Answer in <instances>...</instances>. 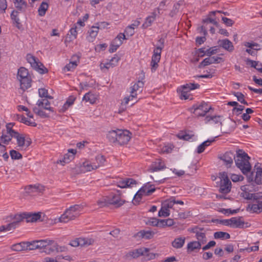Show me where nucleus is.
<instances>
[{"mask_svg":"<svg viewBox=\"0 0 262 262\" xmlns=\"http://www.w3.org/2000/svg\"><path fill=\"white\" fill-rule=\"evenodd\" d=\"M217 13H221V11L218 10L211 11L208 14L207 17L203 19L202 25L200 28H198V30L201 29L200 33H207L208 31L214 33L215 28L219 29V33H228L226 30L220 29L219 24L214 18Z\"/></svg>","mask_w":262,"mask_h":262,"instance_id":"obj_1","label":"nucleus"},{"mask_svg":"<svg viewBox=\"0 0 262 262\" xmlns=\"http://www.w3.org/2000/svg\"><path fill=\"white\" fill-rule=\"evenodd\" d=\"M250 159V157L243 150L238 149L236 151V156H235L234 159L235 165L246 176L251 170V166L249 161Z\"/></svg>","mask_w":262,"mask_h":262,"instance_id":"obj_2","label":"nucleus"},{"mask_svg":"<svg viewBox=\"0 0 262 262\" xmlns=\"http://www.w3.org/2000/svg\"><path fill=\"white\" fill-rule=\"evenodd\" d=\"M247 181L249 184V186L262 184V163L257 162L249 174H247Z\"/></svg>","mask_w":262,"mask_h":262,"instance_id":"obj_3","label":"nucleus"},{"mask_svg":"<svg viewBox=\"0 0 262 262\" xmlns=\"http://www.w3.org/2000/svg\"><path fill=\"white\" fill-rule=\"evenodd\" d=\"M26 60L30 64L31 67L39 73L43 74L48 72V70L43 66V63L31 54H27Z\"/></svg>","mask_w":262,"mask_h":262,"instance_id":"obj_4","label":"nucleus"},{"mask_svg":"<svg viewBox=\"0 0 262 262\" xmlns=\"http://www.w3.org/2000/svg\"><path fill=\"white\" fill-rule=\"evenodd\" d=\"M213 110L211 106H208L207 103L203 101L199 105L194 104L189 108V111L198 117H204L210 110Z\"/></svg>","mask_w":262,"mask_h":262,"instance_id":"obj_5","label":"nucleus"},{"mask_svg":"<svg viewBox=\"0 0 262 262\" xmlns=\"http://www.w3.org/2000/svg\"><path fill=\"white\" fill-rule=\"evenodd\" d=\"M16 214L17 216V219H16L19 220L20 222L25 219L27 223H33L36 222L41 217V212L32 213L24 212L20 213H17Z\"/></svg>","mask_w":262,"mask_h":262,"instance_id":"obj_6","label":"nucleus"},{"mask_svg":"<svg viewBox=\"0 0 262 262\" xmlns=\"http://www.w3.org/2000/svg\"><path fill=\"white\" fill-rule=\"evenodd\" d=\"M17 216L16 214H11L6 217L7 222H10L6 225L5 226V231H13L17 227H18L20 224V221L17 220Z\"/></svg>","mask_w":262,"mask_h":262,"instance_id":"obj_7","label":"nucleus"},{"mask_svg":"<svg viewBox=\"0 0 262 262\" xmlns=\"http://www.w3.org/2000/svg\"><path fill=\"white\" fill-rule=\"evenodd\" d=\"M131 134L128 130L119 129L117 142L120 145L127 144L131 138Z\"/></svg>","mask_w":262,"mask_h":262,"instance_id":"obj_8","label":"nucleus"},{"mask_svg":"<svg viewBox=\"0 0 262 262\" xmlns=\"http://www.w3.org/2000/svg\"><path fill=\"white\" fill-rule=\"evenodd\" d=\"M80 215V213L74 212L70 209H67L63 214L59 217L60 222L67 223L70 220H75Z\"/></svg>","mask_w":262,"mask_h":262,"instance_id":"obj_9","label":"nucleus"},{"mask_svg":"<svg viewBox=\"0 0 262 262\" xmlns=\"http://www.w3.org/2000/svg\"><path fill=\"white\" fill-rule=\"evenodd\" d=\"M222 61H223V58L222 57L209 56L205 58L202 62H201L198 66V68L201 69L212 63H220Z\"/></svg>","mask_w":262,"mask_h":262,"instance_id":"obj_10","label":"nucleus"},{"mask_svg":"<svg viewBox=\"0 0 262 262\" xmlns=\"http://www.w3.org/2000/svg\"><path fill=\"white\" fill-rule=\"evenodd\" d=\"M108 203L111 205H115L116 207H119L123 205L125 201L121 199L120 195L119 194H114L112 193L108 197Z\"/></svg>","mask_w":262,"mask_h":262,"instance_id":"obj_11","label":"nucleus"},{"mask_svg":"<svg viewBox=\"0 0 262 262\" xmlns=\"http://www.w3.org/2000/svg\"><path fill=\"white\" fill-rule=\"evenodd\" d=\"M42 250L40 251L41 252H45L46 254H50L54 251L59 252L58 246L57 243L54 241L49 240V243H47Z\"/></svg>","mask_w":262,"mask_h":262,"instance_id":"obj_12","label":"nucleus"},{"mask_svg":"<svg viewBox=\"0 0 262 262\" xmlns=\"http://www.w3.org/2000/svg\"><path fill=\"white\" fill-rule=\"evenodd\" d=\"M229 226L233 228H244L245 222L242 216L233 217L229 219Z\"/></svg>","mask_w":262,"mask_h":262,"instance_id":"obj_13","label":"nucleus"},{"mask_svg":"<svg viewBox=\"0 0 262 262\" xmlns=\"http://www.w3.org/2000/svg\"><path fill=\"white\" fill-rule=\"evenodd\" d=\"M154 234L155 232L152 231L142 230L135 234L134 237L135 238L150 239L154 237Z\"/></svg>","mask_w":262,"mask_h":262,"instance_id":"obj_14","label":"nucleus"},{"mask_svg":"<svg viewBox=\"0 0 262 262\" xmlns=\"http://www.w3.org/2000/svg\"><path fill=\"white\" fill-rule=\"evenodd\" d=\"M219 46L224 49L231 52L234 50V46L232 42L228 39L219 40L218 41Z\"/></svg>","mask_w":262,"mask_h":262,"instance_id":"obj_15","label":"nucleus"},{"mask_svg":"<svg viewBox=\"0 0 262 262\" xmlns=\"http://www.w3.org/2000/svg\"><path fill=\"white\" fill-rule=\"evenodd\" d=\"M119 59L120 58L117 56V54H115L114 57H112L108 62H107L105 63H101L100 65V69L101 70L104 68L108 69L110 68V67H114L116 65Z\"/></svg>","mask_w":262,"mask_h":262,"instance_id":"obj_16","label":"nucleus"},{"mask_svg":"<svg viewBox=\"0 0 262 262\" xmlns=\"http://www.w3.org/2000/svg\"><path fill=\"white\" fill-rule=\"evenodd\" d=\"M149 249L146 248H141L129 252V255L134 258H137L140 256L144 255L148 252Z\"/></svg>","mask_w":262,"mask_h":262,"instance_id":"obj_17","label":"nucleus"},{"mask_svg":"<svg viewBox=\"0 0 262 262\" xmlns=\"http://www.w3.org/2000/svg\"><path fill=\"white\" fill-rule=\"evenodd\" d=\"M20 83V88L25 91L31 86L32 79L31 76L25 78L19 79Z\"/></svg>","mask_w":262,"mask_h":262,"instance_id":"obj_18","label":"nucleus"},{"mask_svg":"<svg viewBox=\"0 0 262 262\" xmlns=\"http://www.w3.org/2000/svg\"><path fill=\"white\" fill-rule=\"evenodd\" d=\"M127 37H126L125 34H119L116 37H115L112 41L113 43L119 47L123 43L122 39H127L129 36H132L134 34H126Z\"/></svg>","mask_w":262,"mask_h":262,"instance_id":"obj_19","label":"nucleus"},{"mask_svg":"<svg viewBox=\"0 0 262 262\" xmlns=\"http://www.w3.org/2000/svg\"><path fill=\"white\" fill-rule=\"evenodd\" d=\"M25 189L26 190V192L28 193H30L32 192H38L42 191L43 190V187L40 185H31L26 186Z\"/></svg>","mask_w":262,"mask_h":262,"instance_id":"obj_20","label":"nucleus"},{"mask_svg":"<svg viewBox=\"0 0 262 262\" xmlns=\"http://www.w3.org/2000/svg\"><path fill=\"white\" fill-rule=\"evenodd\" d=\"M261 207L260 201H258L257 204H249L246 207V210L252 213H260L261 212Z\"/></svg>","mask_w":262,"mask_h":262,"instance_id":"obj_21","label":"nucleus"},{"mask_svg":"<svg viewBox=\"0 0 262 262\" xmlns=\"http://www.w3.org/2000/svg\"><path fill=\"white\" fill-rule=\"evenodd\" d=\"M145 186H142L136 193L133 200V203L135 205H138L140 202L142 196L144 195Z\"/></svg>","mask_w":262,"mask_h":262,"instance_id":"obj_22","label":"nucleus"},{"mask_svg":"<svg viewBox=\"0 0 262 262\" xmlns=\"http://www.w3.org/2000/svg\"><path fill=\"white\" fill-rule=\"evenodd\" d=\"M165 168L166 166L164 162L161 160L158 159L157 161L155 162V165H151L150 170L152 172L157 171L163 169Z\"/></svg>","mask_w":262,"mask_h":262,"instance_id":"obj_23","label":"nucleus"},{"mask_svg":"<svg viewBox=\"0 0 262 262\" xmlns=\"http://www.w3.org/2000/svg\"><path fill=\"white\" fill-rule=\"evenodd\" d=\"M233 159H235V155L231 151L226 152L221 158V159L226 162V164H231L233 163Z\"/></svg>","mask_w":262,"mask_h":262,"instance_id":"obj_24","label":"nucleus"},{"mask_svg":"<svg viewBox=\"0 0 262 262\" xmlns=\"http://www.w3.org/2000/svg\"><path fill=\"white\" fill-rule=\"evenodd\" d=\"M157 15L156 11H154L150 15L147 17L144 23L142 25V28H146L150 26L152 23L155 20Z\"/></svg>","mask_w":262,"mask_h":262,"instance_id":"obj_25","label":"nucleus"},{"mask_svg":"<svg viewBox=\"0 0 262 262\" xmlns=\"http://www.w3.org/2000/svg\"><path fill=\"white\" fill-rule=\"evenodd\" d=\"M76 97L74 96H70L67 100L66 102L62 106V108L59 110V112H64L68 108L71 106L74 102Z\"/></svg>","mask_w":262,"mask_h":262,"instance_id":"obj_26","label":"nucleus"},{"mask_svg":"<svg viewBox=\"0 0 262 262\" xmlns=\"http://www.w3.org/2000/svg\"><path fill=\"white\" fill-rule=\"evenodd\" d=\"M202 244L198 241H193L189 242L187 244V250L188 251H193L195 250L201 248Z\"/></svg>","mask_w":262,"mask_h":262,"instance_id":"obj_27","label":"nucleus"},{"mask_svg":"<svg viewBox=\"0 0 262 262\" xmlns=\"http://www.w3.org/2000/svg\"><path fill=\"white\" fill-rule=\"evenodd\" d=\"M185 241V237H178L174 239V240L172 242L171 245L173 248L179 249L183 246Z\"/></svg>","mask_w":262,"mask_h":262,"instance_id":"obj_28","label":"nucleus"},{"mask_svg":"<svg viewBox=\"0 0 262 262\" xmlns=\"http://www.w3.org/2000/svg\"><path fill=\"white\" fill-rule=\"evenodd\" d=\"M11 249L15 251L27 250V242H21L14 244L12 246Z\"/></svg>","mask_w":262,"mask_h":262,"instance_id":"obj_29","label":"nucleus"},{"mask_svg":"<svg viewBox=\"0 0 262 262\" xmlns=\"http://www.w3.org/2000/svg\"><path fill=\"white\" fill-rule=\"evenodd\" d=\"M82 100L86 102H89L91 104H94L96 102L97 97L95 94L91 92H89L84 95Z\"/></svg>","mask_w":262,"mask_h":262,"instance_id":"obj_30","label":"nucleus"},{"mask_svg":"<svg viewBox=\"0 0 262 262\" xmlns=\"http://www.w3.org/2000/svg\"><path fill=\"white\" fill-rule=\"evenodd\" d=\"M214 141V139L212 140H207L204 142H203L202 143H201L200 145H199L197 148L196 152L198 154H201L203 152L205 148L209 146L212 142Z\"/></svg>","mask_w":262,"mask_h":262,"instance_id":"obj_31","label":"nucleus"},{"mask_svg":"<svg viewBox=\"0 0 262 262\" xmlns=\"http://www.w3.org/2000/svg\"><path fill=\"white\" fill-rule=\"evenodd\" d=\"M221 117V116H219V115L212 116H210L209 115L206 116L204 119L205 123L206 124H207L212 121L213 122H214L215 124L220 122V124L222 125V123L221 122V119H220Z\"/></svg>","mask_w":262,"mask_h":262,"instance_id":"obj_32","label":"nucleus"},{"mask_svg":"<svg viewBox=\"0 0 262 262\" xmlns=\"http://www.w3.org/2000/svg\"><path fill=\"white\" fill-rule=\"evenodd\" d=\"M161 47H157V48L154 51V54L151 58L152 61H155L157 62H159L161 57Z\"/></svg>","mask_w":262,"mask_h":262,"instance_id":"obj_33","label":"nucleus"},{"mask_svg":"<svg viewBox=\"0 0 262 262\" xmlns=\"http://www.w3.org/2000/svg\"><path fill=\"white\" fill-rule=\"evenodd\" d=\"M97 26H93V29L90 32L88 31V33H98L99 30H102V29L106 28L107 26L109 25V24L105 22H101L97 23Z\"/></svg>","mask_w":262,"mask_h":262,"instance_id":"obj_34","label":"nucleus"},{"mask_svg":"<svg viewBox=\"0 0 262 262\" xmlns=\"http://www.w3.org/2000/svg\"><path fill=\"white\" fill-rule=\"evenodd\" d=\"M118 135V130H111L108 133L106 137L110 142L112 143L117 142Z\"/></svg>","mask_w":262,"mask_h":262,"instance_id":"obj_35","label":"nucleus"},{"mask_svg":"<svg viewBox=\"0 0 262 262\" xmlns=\"http://www.w3.org/2000/svg\"><path fill=\"white\" fill-rule=\"evenodd\" d=\"M30 76L28 69L25 67H20L18 70L17 72V78L18 79L25 78L26 77Z\"/></svg>","mask_w":262,"mask_h":262,"instance_id":"obj_36","label":"nucleus"},{"mask_svg":"<svg viewBox=\"0 0 262 262\" xmlns=\"http://www.w3.org/2000/svg\"><path fill=\"white\" fill-rule=\"evenodd\" d=\"M200 87V85L198 83H189L181 86V89H183L190 92L191 90L199 89Z\"/></svg>","mask_w":262,"mask_h":262,"instance_id":"obj_37","label":"nucleus"},{"mask_svg":"<svg viewBox=\"0 0 262 262\" xmlns=\"http://www.w3.org/2000/svg\"><path fill=\"white\" fill-rule=\"evenodd\" d=\"M144 86V83L142 81H138L137 83H135L133 86L131 87V91L130 93L133 94H136L137 91H140V92H142V88Z\"/></svg>","mask_w":262,"mask_h":262,"instance_id":"obj_38","label":"nucleus"},{"mask_svg":"<svg viewBox=\"0 0 262 262\" xmlns=\"http://www.w3.org/2000/svg\"><path fill=\"white\" fill-rule=\"evenodd\" d=\"M74 158L73 155L67 153L64 155L61 159L58 161L57 163H60L62 165H64L66 163H69Z\"/></svg>","mask_w":262,"mask_h":262,"instance_id":"obj_39","label":"nucleus"},{"mask_svg":"<svg viewBox=\"0 0 262 262\" xmlns=\"http://www.w3.org/2000/svg\"><path fill=\"white\" fill-rule=\"evenodd\" d=\"M214 237L215 239H229L230 235L227 232L217 231L214 233Z\"/></svg>","mask_w":262,"mask_h":262,"instance_id":"obj_40","label":"nucleus"},{"mask_svg":"<svg viewBox=\"0 0 262 262\" xmlns=\"http://www.w3.org/2000/svg\"><path fill=\"white\" fill-rule=\"evenodd\" d=\"M14 138H16L17 140V143L18 146L23 147L25 145V137L23 135H20L18 132H17V134H15L13 135Z\"/></svg>","mask_w":262,"mask_h":262,"instance_id":"obj_41","label":"nucleus"},{"mask_svg":"<svg viewBox=\"0 0 262 262\" xmlns=\"http://www.w3.org/2000/svg\"><path fill=\"white\" fill-rule=\"evenodd\" d=\"M95 160L96 161L97 164L96 165L95 163L94 168H98L100 166L104 165L106 160L104 156L99 155L96 156Z\"/></svg>","mask_w":262,"mask_h":262,"instance_id":"obj_42","label":"nucleus"},{"mask_svg":"<svg viewBox=\"0 0 262 262\" xmlns=\"http://www.w3.org/2000/svg\"><path fill=\"white\" fill-rule=\"evenodd\" d=\"M202 231H200L198 233H196L195 237L198 239V241L200 242L202 244H204L207 242V237L206 233L202 232Z\"/></svg>","mask_w":262,"mask_h":262,"instance_id":"obj_43","label":"nucleus"},{"mask_svg":"<svg viewBox=\"0 0 262 262\" xmlns=\"http://www.w3.org/2000/svg\"><path fill=\"white\" fill-rule=\"evenodd\" d=\"M48 7L49 5L47 3L44 2H42L38 10L39 15L41 16H44Z\"/></svg>","mask_w":262,"mask_h":262,"instance_id":"obj_44","label":"nucleus"},{"mask_svg":"<svg viewBox=\"0 0 262 262\" xmlns=\"http://www.w3.org/2000/svg\"><path fill=\"white\" fill-rule=\"evenodd\" d=\"M232 94L236 97L237 101L242 104L248 105V102L245 100V96L241 92H232Z\"/></svg>","mask_w":262,"mask_h":262,"instance_id":"obj_45","label":"nucleus"},{"mask_svg":"<svg viewBox=\"0 0 262 262\" xmlns=\"http://www.w3.org/2000/svg\"><path fill=\"white\" fill-rule=\"evenodd\" d=\"M245 61L247 65L250 66L251 67L255 68L256 70L257 68L262 67V63L259 64V61H254L249 58H247Z\"/></svg>","mask_w":262,"mask_h":262,"instance_id":"obj_46","label":"nucleus"},{"mask_svg":"<svg viewBox=\"0 0 262 262\" xmlns=\"http://www.w3.org/2000/svg\"><path fill=\"white\" fill-rule=\"evenodd\" d=\"M33 111L35 114H36L37 115H38V116L42 118H47L50 117L49 115L48 114H47L45 112H44L42 110L38 108L36 106L33 107Z\"/></svg>","mask_w":262,"mask_h":262,"instance_id":"obj_47","label":"nucleus"},{"mask_svg":"<svg viewBox=\"0 0 262 262\" xmlns=\"http://www.w3.org/2000/svg\"><path fill=\"white\" fill-rule=\"evenodd\" d=\"M177 136L180 139L188 141L193 136V135H190L185 132L181 131L177 134Z\"/></svg>","mask_w":262,"mask_h":262,"instance_id":"obj_48","label":"nucleus"},{"mask_svg":"<svg viewBox=\"0 0 262 262\" xmlns=\"http://www.w3.org/2000/svg\"><path fill=\"white\" fill-rule=\"evenodd\" d=\"M143 186H145V192H144V195H150L156 190L155 188L152 187L153 185L149 184V183H147Z\"/></svg>","mask_w":262,"mask_h":262,"instance_id":"obj_49","label":"nucleus"},{"mask_svg":"<svg viewBox=\"0 0 262 262\" xmlns=\"http://www.w3.org/2000/svg\"><path fill=\"white\" fill-rule=\"evenodd\" d=\"M17 13H18V11H17L13 10L11 12V18L15 21V23H16V26L19 30H21V25H20V24L19 22V18H17Z\"/></svg>","mask_w":262,"mask_h":262,"instance_id":"obj_50","label":"nucleus"},{"mask_svg":"<svg viewBox=\"0 0 262 262\" xmlns=\"http://www.w3.org/2000/svg\"><path fill=\"white\" fill-rule=\"evenodd\" d=\"M249 185L242 186L241 188V190L245 192V194L246 195V192H247V190L249 191H257L258 190V187L255 186H249Z\"/></svg>","mask_w":262,"mask_h":262,"instance_id":"obj_51","label":"nucleus"},{"mask_svg":"<svg viewBox=\"0 0 262 262\" xmlns=\"http://www.w3.org/2000/svg\"><path fill=\"white\" fill-rule=\"evenodd\" d=\"M169 214V210L166 208L164 206L161 207L158 212V216L159 217H167Z\"/></svg>","mask_w":262,"mask_h":262,"instance_id":"obj_52","label":"nucleus"},{"mask_svg":"<svg viewBox=\"0 0 262 262\" xmlns=\"http://www.w3.org/2000/svg\"><path fill=\"white\" fill-rule=\"evenodd\" d=\"M77 66V60H74L71 61L69 64H67L64 68H63V71L64 72L66 71H70L72 70V69H75L76 66Z\"/></svg>","mask_w":262,"mask_h":262,"instance_id":"obj_53","label":"nucleus"},{"mask_svg":"<svg viewBox=\"0 0 262 262\" xmlns=\"http://www.w3.org/2000/svg\"><path fill=\"white\" fill-rule=\"evenodd\" d=\"M10 155L12 159L19 160L23 158V156L18 151L12 149L10 151Z\"/></svg>","mask_w":262,"mask_h":262,"instance_id":"obj_54","label":"nucleus"},{"mask_svg":"<svg viewBox=\"0 0 262 262\" xmlns=\"http://www.w3.org/2000/svg\"><path fill=\"white\" fill-rule=\"evenodd\" d=\"M140 22L139 20H136L134 21L132 24L129 25L126 28L124 33H128V32H131L132 30H134L135 27H137L140 25Z\"/></svg>","mask_w":262,"mask_h":262,"instance_id":"obj_55","label":"nucleus"},{"mask_svg":"<svg viewBox=\"0 0 262 262\" xmlns=\"http://www.w3.org/2000/svg\"><path fill=\"white\" fill-rule=\"evenodd\" d=\"M177 91L181 92V95L180 97L181 99L186 100L189 98V91L183 89H181V87L178 89Z\"/></svg>","mask_w":262,"mask_h":262,"instance_id":"obj_56","label":"nucleus"},{"mask_svg":"<svg viewBox=\"0 0 262 262\" xmlns=\"http://www.w3.org/2000/svg\"><path fill=\"white\" fill-rule=\"evenodd\" d=\"M244 198L247 200H257L259 199L258 194L250 193L249 192H246L245 196L243 195Z\"/></svg>","mask_w":262,"mask_h":262,"instance_id":"obj_57","label":"nucleus"},{"mask_svg":"<svg viewBox=\"0 0 262 262\" xmlns=\"http://www.w3.org/2000/svg\"><path fill=\"white\" fill-rule=\"evenodd\" d=\"M84 21L83 20H81V19H79L76 24H75L69 30V33H76L77 32V25L82 27L84 25Z\"/></svg>","mask_w":262,"mask_h":262,"instance_id":"obj_58","label":"nucleus"},{"mask_svg":"<svg viewBox=\"0 0 262 262\" xmlns=\"http://www.w3.org/2000/svg\"><path fill=\"white\" fill-rule=\"evenodd\" d=\"M239 208H237L236 209L232 210L231 209H225V208H221L219 211L223 214L229 213L231 214H234L238 213L239 211Z\"/></svg>","mask_w":262,"mask_h":262,"instance_id":"obj_59","label":"nucleus"},{"mask_svg":"<svg viewBox=\"0 0 262 262\" xmlns=\"http://www.w3.org/2000/svg\"><path fill=\"white\" fill-rule=\"evenodd\" d=\"M176 199L174 198H171L169 200H167L165 201L164 203V206L169 209V208H172L173 206L175 204Z\"/></svg>","mask_w":262,"mask_h":262,"instance_id":"obj_60","label":"nucleus"},{"mask_svg":"<svg viewBox=\"0 0 262 262\" xmlns=\"http://www.w3.org/2000/svg\"><path fill=\"white\" fill-rule=\"evenodd\" d=\"M231 187L230 186H227L224 184H222V182H221L219 191L220 192L223 193V194H227L231 191Z\"/></svg>","mask_w":262,"mask_h":262,"instance_id":"obj_61","label":"nucleus"},{"mask_svg":"<svg viewBox=\"0 0 262 262\" xmlns=\"http://www.w3.org/2000/svg\"><path fill=\"white\" fill-rule=\"evenodd\" d=\"M49 239H42L36 241L37 243H36V245L38 246L37 249H39L41 251L43 250V248L46 247V245L47 243H49Z\"/></svg>","mask_w":262,"mask_h":262,"instance_id":"obj_62","label":"nucleus"},{"mask_svg":"<svg viewBox=\"0 0 262 262\" xmlns=\"http://www.w3.org/2000/svg\"><path fill=\"white\" fill-rule=\"evenodd\" d=\"M37 241H34L32 242H27V250H33L37 249L38 246L36 245Z\"/></svg>","mask_w":262,"mask_h":262,"instance_id":"obj_63","label":"nucleus"},{"mask_svg":"<svg viewBox=\"0 0 262 262\" xmlns=\"http://www.w3.org/2000/svg\"><path fill=\"white\" fill-rule=\"evenodd\" d=\"M158 219L156 217H150L148 221L146 222V224L153 227L157 226Z\"/></svg>","mask_w":262,"mask_h":262,"instance_id":"obj_64","label":"nucleus"}]
</instances>
